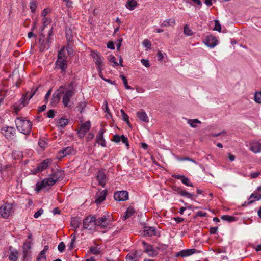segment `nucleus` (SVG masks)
<instances>
[{
  "instance_id": "f257e3e1",
  "label": "nucleus",
  "mask_w": 261,
  "mask_h": 261,
  "mask_svg": "<svg viewBox=\"0 0 261 261\" xmlns=\"http://www.w3.org/2000/svg\"><path fill=\"white\" fill-rule=\"evenodd\" d=\"M64 94L62 102L65 107L68 106V104L71 97L73 95V91L71 90H68L64 93V88L60 87L56 93L53 95V105H55L57 102L59 101L60 97Z\"/></svg>"
},
{
  "instance_id": "f03ea898",
  "label": "nucleus",
  "mask_w": 261,
  "mask_h": 261,
  "mask_svg": "<svg viewBox=\"0 0 261 261\" xmlns=\"http://www.w3.org/2000/svg\"><path fill=\"white\" fill-rule=\"evenodd\" d=\"M15 124L17 130L21 133L28 135L32 129V122L25 118L17 117L15 120Z\"/></svg>"
},
{
  "instance_id": "7ed1b4c3",
  "label": "nucleus",
  "mask_w": 261,
  "mask_h": 261,
  "mask_svg": "<svg viewBox=\"0 0 261 261\" xmlns=\"http://www.w3.org/2000/svg\"><path fill=\"white\" fill-rule=\"evenodd\" d=\"M49 13V10L48 8L44 9L41 13V16L42 17V27L40 29L39 34H40V39L39 40V43L41 44L40 49V50H43L42 45L44 43V40L43 38H44L45 35L43 34V30L45 27H47L49 24V21L48 18L46 17L47 14Z\"/></svg>"
},
{
  "instance_id": "20e7f679",
  "label": "nucleus",
  "mask_w": 261,
  "mask_h": 261,
  "mask_svg": "<svg viewBox=\"0 0 261 261\" xmlns=\"http://www.w3.org/2000/svg\"><path fill=\"white\" fill-rule=\"evenodd\" d=\"M37 89L34 90L32 89L30 92L28 91L24 95H23V97L21 98L19 101L20 103L19 106H18L17 103L15 104V110L16 112H18L22 108L24 107L28 101L34 95Z\"/></svg>"
},
{
  "instance_id": "39448f33",
  "label": "nucleus",
  "mask_w": 261,
  "mask_h": 261,
  "mask_svg": "<svg viewBox=\"0 0 261 261\" xmlns=\"http://www.w3.org/2000/svg\"><path fill=\"white\" fill-rule=\"evenodd\" d=\"M63 172L58 166L54 165V168H51L50 173V186L54 185L57 181L62 177Z\"/></svg>"
},
{
  "instance_id": "423d86ee",
  "label": "nucleus",
  "mask_w": 261,
  "mask_h": 261,
  "mask_svg": "<svg viewBox=\"0 0 261 261\" xmlns=\"http://www.w3.org/2000/svg\"><path fill=\"white\" fill-rule=\"evenodd\" d=\"M83 227L89 230H94L96 229V217L89 216L86 217L83 221Z\"/></svg>"
},
{
  "instance_id": "0eeeda50",
  "label": "nucleus",
  "mask_w": 261,
  "mask_h": 261,
  "mask_svg": "<svg viewBox=\"0 0 261 261\" xmlns=\"http://www.w3.org/2000/svg\"><path fill=\"white\" fill-rule=\"evenodd\" d=\"M110 217L108 215L96 217V225L102 229H106L111 226Z\"/></svg>"
},
{
  "instance_id": "6e6552de",
  "label": "nucleus",
  "mask_w": 261,
  "mask_h": 261,
  "mask_svg": "<svg viewBox=\"0 0 261 261\" xmlns=\"http://www.w3.org/2000/svg\"><path fill=\"white\" fill-rule=\"evenodd\" d=\"M91 55L100 74L103 67V57L100 54L94 51L92 52Z\"/></svg>"
},
{
  "instance_id": "1a4fd4ad",
  "label": "nucleus",
  "mask_w": 261,
  "mask_h": 261,
  "mask_svg": "<svg viewBox=\"0 0 261 261\" xmlns=\"http://www.w3.org/2000/svg\"><path fill=\"white\" fill-rule=\"evenodd\" d=\"M12 211V205L6 203L0 207V215L4 218H7Z\"/></svg>"
},
{
  "instance_id": "9d476101",
  "label": "nucleus",
  "mask_w": 261,
  "mask_h": 261,
  "mask_svg": "<svg viewBox=\"0 0 261 261\" xmlns=\"http://www.w3.org/2000/svg\"><path fill=\"white\" fill-rule=\"evenodd\" d=\"M203 43L208 47L214 48L217 45L218 40L215 36L210 35L205 37Z\"/></svg>"
},
{
  "instance_id": "9b49d317",
  "label": "nucleus",
  "mask_w": 261,
  "mask_h": 261,
  "mask_svg": "<svg viewBox=\"0 0 261 261\" xmlns=\"http://www.w3.org/2000/svg\"><path fill=\"white\" fill-rule=\"evenodd\" d=\"M75 150L70 146L64 148L62 150L59 151L57 154V158L58 159H61L63 157L66 156L68 155L74 154Z\"/></svg>"
},
{
  "instance_id": "f8f14e48",
  "label": "nucleus",
  "mask_w": 261,
  "mask_h": 261,
  "mask_svg": "<svg viewBox=\"0 0 261 261\" xmlns=\"http://www.w3.org/2000/svg\"><path fill=\"white\" fill-rule=\"evenodd\" d=\"M142 244L143 245L144 251L150 256L154 257L158 254V251L153 247L150 245L145 242L144 241L142 242Z\"/></svg>"
},
{
  "instance_id": "ddd939ff",
  "label": "nucleus",
  "mask_w": 261,
  "mask_h": 261,
  "mask_svg": "<svg viewBox=\"0 0 261 261\" xmlns=\"http://www.w3.org/2000/svg\"><path fill=\"white\" fill-rule=\"evenodd\" d=\"M114 198L118 201H126L128 199V193L126 191H117L114 194Z\"/></svg>"
},
{
  "instance_id": "4468645a",
  "label": "nucleus",
  "mask_w": 261,
  "mask_h": 261,
  "mask_svg": "<svg viewBox=\"0 0 261 261\" xmlns=\"http://www.w3.org/2000/svg\"><path fill=\"white\" fill-rule=\"evenodd\" d=\"M2 133L8 139H12L15 134V129L13 127L8 126L3 128Z\"/></svg>"
},
{
  "instance_id": "2eb2a0df",
  "label": "nucleus",
  "mask_w": 261,
  "mask_h": 261,
  "mask_svg": "<svg viewBox=\"0 0 261 261\" xmlns=\"http://www.w3.org/2000/svg\"><path fill=\"white\" fill-rule=\"evenodd\" d=\"M113 141L117 143L122 142V143L126 145L127 148L129 147L128 140L127 138L123 135L121 136L119 135H115L113 137Z\"/></svg>"
},
{
  "instance_id": "dca6fc26",
  "label": "nucleus",
  "mask_w": 261,
  "mask_h": 261,
  "mask_svg": "<svg viewBox=\"0 0 261 261\" xmlns=\"http://www.w3.org/2000/svg\"><path fill=\"white\" fill-rule=\"evenodd\" d=\"M90 127L91 123L89 121H87L82 124L78 132L79 136L81 138L83 137L85 135V134L89 130Z\"/></svg>"
},
{
  "instance_id": "f3484780",
  "label": "nucleus",
  "mask_w": 261,
  "mask_h": 261,
  "mask_svg": "<svg viewBox=\"0 0 261 261\" xmlns=\"http://www.w3.org/2000/svg\"><path fill=\"white\" fill-rule=\"evenodd\" d=\"M249 149L254 153H258L261 152V143L254 141L250 143Z\"/></svg>"
},
{
  "instance_id": "a211bd4d",
  "label": "nucleus",
  "mask_w": 261,
  "mask_h": 261,
  "mask_svg": "<svg viewBox=\"0 0 261 261\" xmlns=\"http://www.w3.org/2000/svg\"><path fill=\"white\" fill-rule=\"evenodd\" d=\"M96 179L98 181V184L99 185L103 187H105L107 179L106 174L103 172L100 171L97 172L96 175Z\"/></svg>"
},
{
  "instance_id": "6ab92c4d",
  "label": "nucleus",
  "mask_w": 261,
  "mask_h": 261,
  "mask_svg": "<svg viewBox=\"0 0 261 261\" xmlns=\"http://www.w3.org/2000/svg\"><path fill=\"white\" fill-rule=\"evenodd\" d=\"M196 252V249H185L182 250L180 251H179L176 254V256H181L182 257H185L189 256L190 255H192Z\"/></svg>"
},
{
  "instance_id": "aec40b11",
  "label": "nucleus",
  "mask_w": 261,
  "mask_h": 261,
  "mask_svg": "<svg viewBox=\"0 0 261 261\" xmlns=\"http://www.w3.org/2000/svg\"><path fill=\"white\" fill-rule=\"evenodd\" d=\"M49 185V178H46L41 182L36 183L35 190L37 192L45 189Z\"/></svg>"
},
{
  "instance_id": "412c9836",
  "label": "nucleus",
  "mask_w": 261,
  "mask_h": 261,
  "mask_svg": "<svg viewBox=\"0 0 261 261\" xmlns=\"http://www.w3.org/2000/svg\"><path fill=\"white\" fill-rule=\"evenodd\" d=\"M67 67L66 59H58L56 61V67L64 72Z\"/></svg>"
},
{
  "instance_id": "4be33fe9",
  "label": "nucleus",
  "mask_w": 261,
  "mask_h": 261,
  "mask_svg": "<svg viewBox=\"0 0 261 261\" xmlns=\"http://www.w3.org/2000/svg\"><path fill=\"white\" fill-rule=\"evenodd\" d=\"M106 195L107 191L106 190L98 192L96 195V199L95 200V202L97 204L101 203L103 201L105 200Z\"/></svg>"
},
{
  "instance_id": "5701e85b",
  "label": "nucleus",
  "mask_w": 261,
  "mask_h": 261,
  "mask_svg": "<svg viewBox=\"0 0 261 261\" xmlns=\"http://www.w3.org/2000/svg\"><path fill=\"white\" fill-rule=\"evenodd\" d=\"M261 199V195L257 193H252L249 197L248 202H245L244 205H249L256 201Z\"/></svg>"
},
{
  "instance_id": "b1692460",
  "label": "nucleus",
  "mask_w": 261,
  "mask_h": 261,
  "mask_svg": "<svg viewBox=\"0 0 261 261\" xmlns=\"http://www.w3.org/2000/svg\"><path fill=\"white\" fill-rule=\"evenodd\" d=\"M103 131L101 129L98 133L96 137V142L102 147L106 146L105 140L103 139Z\"/></svg>"
},
{
  "instance_id": "393cba45",
  "label": "nucleus",
  "mask_w": 261,
  "mask_h": 261,
  "mask_svg": "<svg viewBox=\"0 0 261 261\" xmlns=\"http://www.w3.org/2000/svg\"><path fill=\"white\" fill-rule=\"evenodd\" d=\"M137 116L138 118L142 121L144 122H148L149 119L147 114L144 111H139L137 113Z\"/></svg>"
},
{
  "instance_id": "a878e982",
  "label": "nucleus",
  "mask_w": 261,
  "mask_h": 261,
  "mask_svg": "<svg viewBox=\"0 0 261 261\" xmlns=\"http://www.w3.org/2000/svg\"><path fill=\"white\" fill-rule=\"evenodd\" d=\"M49 165V159H47L43 162L40 163L37 166L36 170L37 171H42L46 169Z\"/></svg>"
},
{
  "instance_id": "bb28decb",
  "label": "nucleus",
  "mask_w": 261,
  "mask_h": 261,
  "mask_svg": "<svg viewBox=\"0 0 261 261\" xmlns=\"http://www.w3.org/2000/svg\"><path fill=\"white\" fill-rule=\"evenodd\" d=\"M139 256L137 252H131L127 254L126 260V261H138Z\"/></svg>"
},
{
  "instance_id": "cd10ccee",
  "label": "nucleus",
  "mask_w": 261,
  "mask_h": 261,
  "mask_svg": "<svg viewBox=\"0 0 261 261\" xmlns=\"http://www.w3.org/2000/svg\"><path fill=\"white\" fill-rule=\"evenodd\" d=\"M69 123V120L67 119L61 118L57 121V125L59 128H64Z\"/></svg>"
},
{
  "instance_id": "c85d7f7f",
  "label": "nucleus",
  "mask_w": 261,
  "mask_h": 261,
  "mask_svg": "<svg viewBox=\"0 0 261 261\" xmlns=\"http://www.w3.org/2000/svg\"><path fill=\"white\" fill-rule=\"evenodd\" d=\"M145 235L149 237L154 236L156 233V229L153 227H145L144 229Z\"/></svg>"
},
{
  "instance_id": "c756f323",
  "label": "nucleus",
  "mask_w": 261,
  "mask_h": 261,
  "mask_svg": "<svg viewBox=\"0 0 261 261\" xmlns=\"http://www.w3.org/2000/svg\"><path fill=\"white\" fill-rule=\"evenodd\" d=\"M48 249V246H45L44 248L39 254L37 261H46V257L45 255V251Z\"/></svg>"
},
{
  "instance_id": "7c9ffc66",
  "label": "nucleus",
  "mask_w": 261,
  "mask_h": 261,
  "mask_svg": "<svg viewBox=\"0 0 261 261\" xmlns=\"http://www.w3.org/2000/svg\"><path fill=\"white\" fill-rule=\"evenodd\" d=\"M10 261H17L18 259V252L16 250H11L9 255Z\"/></svg>"
},
{
  "instance_id": "2f4dec72",
  "label": "nucleus",
  "mask_w": 261,
  "mask_h": 261,
  "mask_svg": "<svg viewBox=\"0 0 261 261\" xmlns=\"http://www.w3.org/2000/svg\"><path fill=\"white\" fill-rule=\"evenodd\" d=\"M137 3L135 0H128L126 4V7L129 10H133L137 6Z\"/></svg>"
},
{
  "instance_id": "473e14b6",
  "label": "nucleus",
  "mask_w": 261,
  "mask_h": 261,
  "mask_svg": "<svg viewBox=\"0 0 261 261\" xmlns=\"http://www.w3.org/2000/svg\"><path fill=\"white\" fill-rule=\"evenodd\" d=\"M80 223V221L78 218L72 217L71 218V225L73 228L77 229L79 227Z\"/></svg>"
},
{
  "instance_id": "72a5a7b5",
  "label": "nucleus",
  "mask_w": 261,
  "mask_h": 261,
  "mask_svg": "<svg viewBox=\"0 0 261 261\" xmlns=\"http://www.w3.org/2000/svg\"><path fill=\"white\" fill-rule=\"evenodd\" d=\"M187 123L191 127L195 128L197 126V124H201V121L197 119H188Z\"/></svg>"
},
{
  "instance_id": "f704fd0d",
  "label": "nucleus",
  "mask_w": 261,
  "mask_h": 261,
  "mask_svg": "<svg viewBox=\"0 0 261 261\" xmlns=\"http://www.w3.org/2000/svg\"><path fill=\"white\" fill-rule=\"evenodd\" d=\"M175 24V21L172 19H168L164 20L160 24L161 27H166L168 26H171Z\"/></svg>"
},
{
  "instance_id": "c9c22d12",
  "label": "nucleus",
  "mask_w": 261,
  "mask_h": 261,
  "mask_svg": "<svg viewBox=\"0 0 261 261\" xmlns=\"http://www.w3.org/2000/svg\"><path fill=\"white\" fill-rule=\"evenodd\" d=\"M71 241L69 244L70 249L72 250L75 247V242L76 239V233L74 232L71 235Z\"/></svg>"
},
{
  "instance_id": "e433bc0d",
  "label": "nucleus",
  "mask_w": 261,
  "mask_h": 261,
  "mask_svg": "<svg viewBox=\"0 0 261 261\" xmlns=\"http://www.w3.org/2000/svg\"><path fill=\"white\" fill-rule=\"evenodd\" d=\"M178 193L181 196L186 197L188 198H191L193 196V194L189 193L185 190H179L178 191Z\"/></svg>"
},
{
  "instance_id": "4c0bfd02",
  "label": "nucleus",
  "mask_w": 261,
  "mask_h": 261,
  "mask_svg": "<svg viewBox=\"0 0 261 261\" xmlns=\"http://www.w3.org/2000/svg\"><path fill=\"white\" fill-rule=\"evenodd\" d=\"M254 100L257 103H261V91L255 92L254 95Z\"/></svg>"
},
{
  "instance_id": "58836bf2",
  "label": "nucleus",
  "mask_w": 261,
  "mask_h": 261,
  "mask_svg": "<svg viewBox=\"0 0 261 261\" xmlns=\"http://www.w3.org/2000/svg\"><path fill=\"white\" fill-rule=\"evenodd\" d=\"M66 36L68 42H72L73 41V35L70 29L66 30Z\"/></svg>"
},
{
  "instance_id": "ea45409f",
  "label": "nucleus",
  "mask_w": 261,
  "mask_h": 261,
  "mask_svg": "<svg viewBox=\"0 0 261 261\" xmlns=\"http://www.w3.org/2000/svg\"><path fill=\"white\" fill-rule=\"evenodd\" d=\"M134 212L135 211L133 208L131 207L127 208L125 212V215L124 216L125 219H126L130 217L134 213Z\"/></svg>"
},
{
  "instance_id": "a19ab883",
  "label": "nucleus",
  "mask_w": 261,
  "mask_h": 261,
  "mask_svg": "<svg viewBox=\"0 0 261 261\" xmlns=\"http://www.w3.org/2000/svg\"><path fill=\"white\" fill-rule=\"evenodd\" d=\"M221 219L223 220L226 221H228L229 222H233L236 220L235 217L231 216H229V215H223L221 217Z\"/></svg>"
},
{
  "instance_id": "79ce46f5",
  "label": "nucleus",
  "mask_w": 261,
  "mask_h": 261,
  "mask_svg": "<svg viewBox=\"0 0 261 261\" xmlns=\"http://www.w3.org/2000/svg\"><path fill=\"white\" fill-rule=\"evenodd\" d=\"M109 60L112 65L114 66H117L119 65V64L117 62L116 57L114 56H110L109 57Z\"/></svg>"
},
{
  "instance_id": "37998d69",
  "label": "nucleus",
  "mask_w": 261,
  "mask_h": 261,
  "mask_svg": "<svg viewBox=\"0 0 261 261\" xmlns=\"http://www.w3.org/2000/svg\"><path fill=\"white\" fill-rule=\"evenodd\" d=\"M58 59H66V50L64 48L59 51Z\"/></svg>"
},
{
  "instance_id": "c03bdc74",
  "label": "nucleus",
  "mask_w": 261,
  "mask_h": 261,
  "mask_svg": "<svg viewBox=\"0 0 261 261\" xmlns=\"http://www.w3.org/2000/svg\"><path fill=\"white\" fill-rule=\"evenodd\" d=\"M120 78L123 81V84L125 86V87L127 89H132L130 86L128 85L127 80L126 77L124 75H120Z\"/></svg>"
},
{
  "instance_id": "a18cd8bd",
  "label": "nucleus",
  "mask_w": 261,
  "mask_h": 261,
  "mask_svg": "<svg viewBox=\"0 0 261 261\" xmlns=\"http://www.w3.org/2000/svg\"><path fill=\"white\" fill-rule=\"evenodd\" d=\"M184 34L187 36H190L192 35L193 32L192 30L190 28L189 25H186L184 27Z\"/></svg>"
},
{
  "instance_id": "49530a36",
  "label": "nucleus",
  "mask_w": 261,
  "mask_h": 261,
  "mask_svg": "<svg viewBox=\"0 0 261 261\" xmlns=\"http://www.w3.org/2000/svg\"><path fill=\"white\" fill-rule=\"evenodd\" d=\"M181 182H182V184H184V185H185L186 186H190V187L193 186V184L191 182L189 179L188 178L186 177V176H184L183 177V178L181 179Z\"/></svg>"
},
{
  "instance_id": "de8ad7c7",
  "label": "nucleus",
  "mask_w": 261,
  "mask_h": 261,
  "mask_svg": "<svg viewBox=\"0 0 261 261\" xmlns=\"http://www.w3.org/2000/svg\"><path fill=\"white\" fill-rule=\"evenodd\" d=\"M176 159L178 161H191L195 164H197V162L195 161L194 160L192 159V158H188V157H185V158H179L178 156H176Z\"/></svg>"
},
{
  "instance_id": "09e8293b",
  "label": "nucleus",
  "mask_w": 261,
  "mask_h": 261,
  "mask_svg": "<svg viewBox=\"0 0 261 261\" xmlns=\"http://www.w3.org/2000/svg\"><path fill=\"white\" fill-rule=\"evenodd\" d=\"M38 145L40 147L42 150H44V148L47 146V143L45 140L43 139H41L39 140L38 142Z\"/></svg>"
},
{
  "instance_id": "8fccbe9b",
  "label": "nucleus",
  "mask_w": 261,
  "mask_h": 261,
  "mask_svg": "<svg viewBox=\"0 0 261 261\" xmlns=\"http://www.w3.org/2000/svg\"><path fill=\"white\" fill-rule=\"evenodd\" d=\"M214 30L217 31L219 32H220L221 30V24L218 20H215V27Z\"/></svg>"
},
{
  "instance_id": "3c124183",
  "label": "nucleus",
  "mask_w": 261,
  "mask_h": 261,
  "mask_svg": "<svg viewBox=\"0 0 261 261\" xmlns=\"http://www.w3.org/2000/svg\"><path fill=\"white\" fill-rule=\"evenodd\" d=\"M65 50H66H66L67 51L68 54L69 55H72L73 54L74 49L73 48V46L70 44H67V47H66V49H65Z\"/></svg>"
},
{
  "instance_id": "603ef678",
  "label": "nucleus",
  "mask_w": 261,
  "mask_h": 261,
  "mask_svg": "<svg viewBox=\"0 0 261 261\" xmlns=\"http://www.w3.org/2000/svg\"><path fill=\"white\" fill-rule=\"evenodd\" d=\"M65 245L63 242H61L59 243L58 246V249L59 252H63L65 250Z\"/></svg>"
},
{
  "instance_id": "864d4df0",
  "label": "nucleus",
  "mask_w": 261,
  "mask_h": 261,
  "mask_svg": "<svg viewBox=\"0 0 261 261\" xmlns=\"http://www.w3.org/2000/svg\"><path fill=\"white\" fill-rule=\"evenodd\" d=\"M121 113L122 114V116L124 121L128 123V115L124 112V111L123 109L120 110Z\"/></svg>"
},
{
  "instance_id": "5fc2aeb1",
  "label": "nucleus",
  "mask_w": 261,
  "mask_h": 261,
  "mask_svg": "<svg viewBox=\"0 0 261 261\" xmlns=\"http://www.w3.org/2000/svg\"><path fill=\"white\" fill-rule=\"evenodd\" d=\"M143 45L147 48H150L151 47V42L148 39H145L143 42Z\"/></svg>"
},
{
  "instance_id": "6e6d98bb",
  "label": "nucleus",
  "mask_w": 261,
  "mask_h": 261,
  "mask_svg": "<svg viewBox=\"0 0 261 261\" xmlns=\"http://www.w3.org/2000/svg\"><path fill=\"white\" fill-rule=\"evenodd\" d=\"M90 251L91 252V253L92 254H95V255L98 254L100 253L99 249L96 247H91L90 248Z\"/></svg>"
},
{
  "instance_id": "4d7b16f0",
  "label": "nucleus",
  "mask_w": 261,
  "mask_h": 261,
  "mask_svg": "<svg viewBox=\"0 0 261 261\" xmlns=\"http://www.w3.org/2000/svg\"><path fill=\"white\" fill-rule=\"evenodd\" d=\"M157 55H158V60H159L160 61H162L163 59L166 56V54L162 53L161 51H159L158 52Z\"/></svg>"
},
{
  "instance_id": "13d9d810",
  "label": "nucleus",
  "mask_w": 261,
  "mask_h": 261,
  "mask_svg": "<svg viewBox=\"0 0 261 261\" xmlns=\"http://www.w3.org/2000/svg\"><path fill=\"white\" fill-rule=\"evenodd\" d=\"M43 213V210L41 208L39 209L37 212H36L34 215V217L35 218H38L40 216H41Z\"/></svg>"
},
{
  "instance_id": "bf43d9fd",
  "label": "nucleus",
  "mask_w": 261,
  "mask_h": 261,
  "mask_svg": "<svg viewBox=\"0 0 261 261\" xmlns=\"http://www.w3.org/2000/svg\"><path fill=\"white\" fill-rule=\"evenodd\" d=\"M30 8L32 12H34L36 8V5L35 2H31L30 3Z\"/></svg>"
},
{
  "instance_id": "052dcab7",
  "label": "nucleus",
  "mask_w": 261,
  "mask_h": 261,
  "mask_svg": "<svg viewBox=\"0 0 261 261\" xmlns=\"http://www.w3.org/2000/svg\"><path fill=\"white\" fill-rule=\"evenodd\" d=\"M141 63L146 67H149L150 66V64L148 60L146 59H142L141 60Z\"/></svg>"
},
{
  "instance_id": "680f3d73",
  "label": "nucleus",
  "mask_w": 261,
  "mask_h": 261,
  "mask_svg": "<svg viewBox=\"0 0 261 261\" xmlns=\"http://www.w3.org/2000/svg\"><path fill=\"white\" fill-rule=\"evenodd\" d=\"M260 174V172H252L250 173V176L251 178H255Z\"/></svg>"
},
{
  "instance_id": "e2e57ef3",
  "label": "nucleus",
  "mask_w": 261,
  "mask_h": 261,
  "mask_svg": "<svg viewBox=\"0 0 261 261\" xmlns=\"http://www.w3.org/2000/svg\"><path fill=\"white\" fill-rule=\"evenodd\" d=\"M46 107H47L46 104L43 105L42 106L39 107L38 108V112L40 113L44 111L46 109Z\"/></svg>"
},
{
  "instance_id": "0e129e2a",
  "label": "nucleus",
  "mask_w": 261,
  "mask_h": 261,
  "mask_svg": "<svg viewBox=\"0 0 261 261\" xmlns=\"http://www.w3.org/2000/svg\"><path fill=\"white\" fill-rule=\"evenodd\" d=\"M107 47L111 49H114L115 48V46L112 42H109L107 44Z\"/></svg>"
},
{
  "instance_id": "69168bd1",
  "label": "nucleus",
  "mask_w": 261,
  "mask_h": 261,
  "mask_svg": "<svg viewBox=\"0 0 261 261\" xmlns=\"http://www.w3.org/2000/svg\"><path fill=\"white\" fill-rule=\"evenodd\" d=\"M218 231V228L217 227H211L210 229V233L211 234H215Z\"/></svg>"
},
{
  "instance_id": "338daca9",
  "label": "nucleus",
  "mask_w": 261,
  "mask_h": 261,
  "mask_svg": "<svg viewBox=\"0 0 261 261\" xmlns=\"http://www.w3.org/2000/svg\"><path fill=\"white\" fill-rule=\"evenodd\" d=\"M52 212L53 214L55 215L56 214H59L60 213V211L58 207H56L53 210Z\"/></svg>"
},
{
  "instance_id": "774afa93",
  "label": "nucleus",
  "mask_w": 261,
  "mask_h": 261,
  "mask_svg": "<svg viewBox=\"0 0 261 261\" xmlns=\"http://www.w3.org/2000/svg\"><path fill=\"white\" fill-rule=\"evenodd\" d=\"M94 137V135L93 133H90L87 137V140L89 141L91 139H92Z\"/></svg>"
}]
</instances>
